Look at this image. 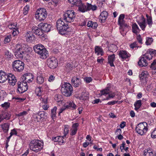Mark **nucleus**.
Listing matches in <instances>:
<instances>
[{"mask_svg": "<svg viewBox=\"0 0 156 156\" xmlns=\"http://www.w3.org/2000/svg\"><path fill=\"white\" fill-rule=\"evenodd\" d=\"M17 28L15 29L12 30L13 31L12 32V34L14 36H15L16 35L17 33H18V31L17 30Z\"/></svg>", "mask_w": 156, "mask_h": 156, "instance_id": "61", "label": "nucleus"}, {"mask_svg": "<svg viewBox=\"0 0 156 156\" xmlns=\"http://www.w3.org/2000/svg\"><path fill=\"white\" fill-rule=\"evenodd\" d=\"M61 91L63 95L66 97H69L72 95L73 88L70 83H64L62 86Z\"/></svg>", "mask_w": 156, "mask_h": 156, "instance_id": "3", "label": "nucleus"}, {"mask_svg": "<svg viewBox=\"0 0 156 156\" xmlns=\"http://www.w3.org/2000/svg\"><path fill=\"white\" fill-rule=\"evenodd\" d=\"M71 83L74 87H78L81 84V80L77 76H74L71 79Z\"/></svg>", "mask_w": 156, "mask_h": 156, "instance_id": "12", "label": "nucleus"}, {"mask_svg": "<svg viewBox=\"0 0 156 156\" xmlns=\"http://www.w3.org/2000/svg\"><path fill=\"white\" fill-rule=\"evenodd\" d=\"M64 22L61 19L58 20L56 23V28L57 29L61 28V26L64 25Z\"/></svg>", "mask_w": 156, "mask_h": 156, "instance_id": "35", "label": "nucleus"}, {"mask_svg": "<svg viewBox=\"0 0 156 156\" xmlns=\"http://www.w3.org/2000/svg\"><path fill=\"white\" fill-rule=\"evenodd\" d=\"M10 135L12 136L13 135H17V132L16 131L15 129H12L10 133Z\"/></svg>", "mask_w": 156, "mask_h": 156, "instance_id": "60", "label": "nucleus"}, {"mask_svg": "<svg viewBox=\"0 0 156 156\" xmlns=\"http://www.w3.org/2000/svg\"><path fill=\"white\" fill-rule=\"evenodd\" d=\"M97 7L96 5H92L90 4L87 3V11L91 10L92 11H94L97 9Z\"/></svg>", "mask_w": 156, "mask_h": 156, "instance_id": "33", "label": "nucleus"}, {"mask_svg": "<svg viewBox=\"0 0 156 156\" xmlns=\"http://www.w3.org/2000/svg\"><path fill=\"white\" fill-rule=\"evenodd\" d=\"M68 1L69 3L76 6L78 5L80 3L81 0H68Z\"/></svg>", "mask_w": 156, "mask_h": 156, "instance_id": "38", "label": "nucleus"}, {"mask_svg": "<svg viewBox=\"0 0 156 156\" xmlns=\"http://www.w3.org/2000/svg\"><path fill=\"white\" fill-rule=\"evenodd\" d=\"M33 75L30 73L24 74L22 77L23 80L29 83L32 81L34 80Z\"/></svg>", "mask_w": 156, "mask_h": 156, "instance_id": "11", "label": "nucleus"}, {"mask_svg": "<svg viewBox=\"0 0 156 156\" xmlns=\"http://www.w3.org/2000/svg\"><path fill=\"white\" fill-rule=\"evenodd\" d=\"M147 124L145 122L139 124L136 128V132L141 135H143L147 130Z\"/></svg>", "mask_w": 156, "mask_h": 156, "instance_id": "8", "label": "nucleus"}, {"mask_svg": "<svg viewBox=\"0 0 156 156\" xmlns=\"http://www.w3.org/2000/svg\"><path fill=\"white\" fill-rule=\"evenodd\" d=\"M151 68L154 70H156V59H155L151 64Z\"/></svg>", "mask_w": 156, "mask_h": 156, "instance_id": "47", "label": "nucleus"}, {"mask_svg": "<svg viewBox=\"0 0 156 156\" xmlns=\"http://www.w3.org/2000/svg\"><path fill=\"white\" fill-rule=\"evenodd\" d=\"M47 13L46 9L40 8L37 10L36 12L35 17L36 19L40 21H43L47 16Z\"/></svg>", "mask_w": 156, "mask_h": 156, "instance_id": "5", "label": "nucleus"}, {"mask_svg": "<svg viewBox=\"0 0 156 156\" xmlns=\"http://www.w3.org/2000/svg\"><path fill=\"white\" fill-rule=\"evenodd\" d=\"M2 116L4 119L9 120L11 117V115L7 112H3L2 114Z\"/></svg>", "mask_w": 156, "mask_h": 156, "instance_id": "37", "label": "nucleus"}, {"mask_svg": "<svg viewBox=\"0 0 156 156\" xmlns=\"http://www.w3.org/2000/svg\"><path fill=\"white\" fill-rule=\"evenodd\" d=\"M109 50L112 52H115L117 49V46L114 44H112L108 47Z\"/></svg>", "mask_w": 156, "mask_h": 156, "instance_id": "34", "label": "nucleus"}, {"mask_svg": "<svg viewBox=\"0 0 156 156\" xmlns=\"http://www.w3.org/2000/svg\"><path fill=\"white\" fill-rule=\"evenodd\" d=\"M47 63L49 67L52 69L56 68L58 64V60L55 58H52L48 59Z\"/></svg>", "mask_w": 156, "mask_h": 156, "instance_id": "9", "label": "nucleus"}, {"mask_svg": "<svg viewBox=\"0 0 156 156\" xmlns=\"http://www.w3.org/2000/svg\"><path fill=\"white\" fill-rule=\"evenodd\" d=\"M138 24L143 30H144L145 28L146 24L145 23V20L143 16H141V19L136 21Z\"/></svg>", "mask_w": 156, "mask_h": 156, "instance_id": "19", "label": "nucleus"}, {"mask_svg": "<svg viewBox=\"0 0 156 156\" xmlns=\"http://www.w3.org/2000/svg\"><path fill=\"white\" fill-rule=\"evenodd\" d=\"M28 114V112L27 111H24L22 112L19 113L16 115L18 117L26 115Z\"/></svg>", "mask_w": 156, "mask_h": 156, "instance_id": "49", "label": "nucleus"}, {"mask_svg": "<svg viewBox=\"0 0 156 156\" xmlns=\"http://www.w3.org/2000/svg\"><path fill=\"white\" fill-rule=\"evenodd\" d=\"M8 76L7 80L9 83L11 85L14 86L16 82V80L14 76L12 73H9L8 74Z\"/></svg>", "mask_w": 156, "mask_h": 156, "instance_id": "16", "label": "nucleus"}, {"mask_svg": "<svg viewBox=\"0 0 156 156\" xmlns=\"http://www.w3.org/2000/svg\"><path fill=\"white\" fill-rule=\"evenodd\" d=\"M146 16L147 18V20L148 24L149 25H151L152 23L151 17L148 16L147 14L146 15Z\"/></svg>", "mask_w": 156, "mask_h": 156, "instance_id": "44", "label": "nucleus"}, {"mask_svg": "<svg viewBox=\"0 0 156 156\" xmlns=\"http://www.w3.org/2000/svg\"><path fill=\"white\" fill-rule=\"evenodd\" d=\"M15 55L17 58H22L23 56L25 55L26 52L24 49L17 51H15Z\"/></svg>", "mask_w": 156, "mask_h": 156, "instance_id": "25", "label": "nucleus"}, {"mask_svg": "<svg viewBox=\"0 0 156 156\" xmlns=\"http://www.w3.org/2000/svg\"><path fill=\"white\" fill-rule=\"evenodd\" d=\"M24 64L20 60L14 61L12 63V66L14 70L16 72H21L24 69Z\"/></svg>", "mask_w": 156, "mask_h": 156, "instance_id": "6", "label": "nucleus"}, {"mask_svg": "<svg viewBox=\"0 0 156 156\" xmlns=\"http://www.w3.org/2000/svg\"><path fill=\"white\" fill-rule=\"evenodd\" d=\"M130 47L132 49H133L134 48L137 47V44L136 42H135L131 44L130 45Z\"/></svg>", "mask_w": 156, "mask_h": 156, "instance_id": "55", "label": "nucleus"}, {"mask_svg": "<svg viewBox=\"0 0 156 156\" xmlns=\"http://www.w3.org/2000/svg\"><path fill=\"white\" fill-rule=\"evenodd\" d=\"M84 80L87 83H89L92 81V79L90 77H86L84 78Z\"/></svg>", "mask_w": 156, "mask_h": 156, "instance_id": "51", "label": "nucleus"}, {"mask_svg": "<svg viewBox=\"0 0 156 156\" xmlns=\"http://www.w3.org/2000/svg\"><path fill=\"white\" fill-rule=\"evenodd\" d=\"M137 39L138 42L140 44L142 43V40L140 35H139L137 36Z\"/></svg>", "mask_w": 156, "mask_h": 156, "instance_id": "62", "label": "nucleus"}, {"mask_svg": "<svg viewBox=\"0 0 156 156\" xmlns=\"http://www.w3.org/2000/svg\"><path fill=\"white\" fill-rule=\"evenodd\" d=\"M115 59V56L114 54L110 55L108 57V63L110 64L111 66H114L113 62Z\"/></svg>", "mask_w": 156, "mask_h": 156, "instance_id": "28", "label": "nucleus"}, {"mask_svg": "<svg viewBox=\"0 0 156 156\" xmlns=\"http://www.w3.org/2000/svg\"><path fill=\"white\" fill-rule=\"evenodd\" d=\"M141 102V100L136 101L134 104V106H136L140 108L142 105Z\"/></svg>", "mask_w": 156, "mask_h": 156, "instance_id": "50", "label": "nucleus"}, {"mask_svg": "<svg viewBox=\"0 0 156 156\" xmlns=\"http://www.w3.org/2000/svg\"><path fill=\"white\" fill-rule=\"evenodd\" d=\"M10 104L9 103L6 102L3 104H2L1 106L3 108H6L9 107Z\"/></svg>", "mask_w": 156, "mask_h": 156, "instance_id": "53", "label": "nucleus"}, {"mask_svg": "<svg viewBox=\"0 0 156 156\" xmlns=\"http://www.w3.org/2000/svg\"><path fill=\"white\" fill-rule=\"evenodd\" d=\"M64 28L61 27V28L58 29L57 30L59 33L61 34L62 35H67V34L70 31V29L68 25H67L66 27H64Z\"/></svg>", "mask_w": 156, "mask_h": 156, "instance_id": "13", "label": "nucleus"}, {"mask_svg": "<svg viewBox=\"0 0 156 156\" xmlns=\"http://www.w3.org/2000/svg\"><path fill=\"white\" fill-rule=\"evenodd\" d=\"M8 27L9 29L12 30L17 28V27L15 25L12 24L9 25Z\"/></svg>", "mask_w": 156, "mask_h": 156, "instance_id": "57", "label": "nucleus"}, {"mask_svg": "<svg viewBox=\"0 0 156 156\" xmlns=\"http://www.w3.org/2000/svg\"><path fill=\"white\" fill-rule=\"evenodd\" d=\"M132 28L133 32L136 34H137V33H139L140 30L138 25L136 23L133 24Z\"/></svg>", "mask_w": 156, "mask_h": 156, "instance_id": "30", "label": "nucleus"}, {"mask_svg": "<svg viewBox=\"0 0 156 156\" xmlns=\"http://www.w3.org/2000/svg\"><path fill=\"white\" fill-rule=\"evenodd\" d=\"M24 35L27 41L30 43H32L35 39V36L31 32H27L24 34Z\"/></svg>", "mask_w": 156, "mask_h": 156, "instance_id": "10", "label": "nucleus"}, {"mask_svg": "<svg viewBox=\"0 0 156 156\" xmlns=\"http://www.w3.org/2000/svg\"><path fill=\"white\" fill-rule=\"evenodd\" d=\"M110 87H108L106 89L101 90V95H105L108 94L110 92Z\"/></svg>", "mask_w": 156, "mask_h": 156, "instance_id": "39", "label": "nucleus"}, {"mask_svg": "<svg viewBox=\"0 0 156 156\" xmlns=\"http://www.w3.org/2000/svg\"><path fill=\"white\" fill-rule=\"evenodd\" d=\"M91 25V26H90V27H92L94 29H95L97 27L98 24L96 22H92V23Z\"/></svg>", "mask_w": 156, "mask_h": 156, "instance_id": "59", "label": "nucleus"}, {"mask_svg": "<svg viewBox=\"0 0 156 156\" xmlns=\"http://www.w3.org/2000/svg\"><path fill=\"white\" fill-rule=\"evenodd\" d=\"M32 31L36 35H37L40 37L44 36L43 32L41 29L37 27H33Z\"/></svg>", "mask_w": 156, "mask_h": 156, "instance_id": "20", "label": "nucleus"}, {"mask_svg": "<svg viewBox=\"0 0 156 156\" xmlns=\"http://www.w3.org/2000/svg\"><path fill=\"white\" fill-rule=\"evenodd\" d=\"M44 80L42 75L39 73L37 74V82L39 84H42L44 82Z\"/></svg>", "mask_w": 156, "mask_h": 156, "instance_id": "32", "label": "nucleus"}, {"mask_svg": "<svg viewBox=\"0 0 156 156\" xmlns=\"http://www.w3.org/2000/svg\"><path fill=\"white\" fill-rule=\"evenodd\" d=\"M138 64L141 67L146 66L147 65V63L145 58L144 57V55H143L141 56L138 62Z\"/></svg>", "mask_w": 156, "mask_h": 156, "instance_id": "18", "label": "nucleus"}, {"mask_svg": "<svg viewBox=\"0 0 156 156\" xmlns=\"http://www.w3.org/2000/svg\"><path fill=\"white\" fill-rule=\"evenodd\" d=\"M108 16V13L107 12L104 11L101 13L99 17V19L101 20L102 22H104L107 19Z\"/></svg>", "mask_w": 156, "mask_h": 156, "instance_id": "24", "label": "nucleus"}, {"mask_svg": "<svg viewBox=\"0 0 156 156\" xmlns=\"http://www.w3.org/2000/svg\"><path fill=\"white\" fill-rule=\"evenodd\" d=\"M39 25L41 27V29L42 31L45 32L49 31L51 28V25L47 23H40Z\"/></svg>", "mask_w": 156, "mask_h": 156, "instance_id": "14", "label": "nucleus"}, {"mask_svg": "<svg viewBox=\"0 0 156 156\" xmlns=\"http://www.w3.org/2000/svg\"><path fill=\"white\" fill-rule=\"evenodd\" d=\"M64 137L66 138V135L68 133L69 131V126L68 125H65L64 129Z\"/></svg>", "mask_w": 156, "mask_h": 156, "instance_id": "41", "label": "nucleus"}, {"mask_svg": "<svg viewBox=\"0 0 156 156\" xmlns=\"http://www.w3.org/2000/svg\"><path fill=\"white\" fill-rule=\"evenodd\" d=\"M57 110V107H54V108L51 110V116L53 118L55 117L56 114V111Z\"/></svg>", "mask_w": 156, "mask_h": 156, "instance_id": "42", "label": "nucleus"}, {"mask_svg": "<svg viewBox=\"0 0 156 156\" xmlns=\"http://www.w3.org/2000/svg\"><path fill=\"white\" fill-rule=\"evenodd\" d=\"M76 6L78 7V9L79 11L83 12H84L87 11V4L86 5L83 3L81 1H80V3L78 5Z\"/></svg>", "mask_w": 156, "mask_h": 156, "instance_id": "23", "label": "nucleus"}, {"mask_svg": "<svg viewBox=\"0 0 156 156\" xmlns=\"http://www.w3.org/2000/svg\"><path fill=\"white\" fill-rule=\"evenodd\" d=\"M77 129L72 128L71 129V132L70 135L71 136L75 135L76 133Z\"/></svg>", "mask_w": 156, "mask_h": 156, "instance_id": "56", "label": "nucleus"}, {"mask_svg": "<svg viewBox=\"0 0 156 156\" xmlns=\"http://www.w3.org/2000/svg\"><path fill=\"white\" fill-rule=\"evenodd\" d=\"M151 136L153 139L156 138V128L151 133Z\"/></svg>", "mask_w": 156, "mask_h": 156, "instance_id": "52", "label": "nucleus"}, {"mask_svg": "<svg viewBox=\"0 0 156 156\" xmlns=\"http://www.w3.org/2000/svg\"><path fill=\"white\" fill-rule=\"evenodd\" d=\"M64 107L66 108L73 110L76 108V105L73 102L69 101L65 104Z\"/></svg>", "mask_w": 156, "mask_h": 156, "instance_id": "22", "label": "nucleus"}, {"mask_svg": "<svg viewBox=\"0 0 156 156\" xmlns=\"http://www.w3.org/2000/svg\"><path fill=\"white\" fill-rule=\"evenodd\" d=\"M22 50H24V48H22V46L19 44L16 45L15 47V51H17Z\"/></svg>", "mask_w": 156, "mask_h": 156, "instance_id": "45", "label": "nucleus"}, {"mask_svg": "<svg viewBox=\"0 0 156 156\" xmlns=\"http://www.w3.org/2000/svg\"><path fill=\"white\" fill-rule=\"evenodd\" d=\"M126 122H122L119 125L120 127L122 128H123L126 126Z\"/></svg>", "mask_w": 156, "mask_h": 156, "instance_id": "64", "label": "nucleus"}, {"mask_svg": "<svg viewBox=\"0 0 156 156\" xmlns=\"http://www.w3.org/2000/svg\"><path fill=\"white\" fill-rule=\"evenodd\" d=\"M80 99L83 100H86L89 98L88 95L86 93H84L80 97Z\"/></svg>", "mask_w": 156, "mask_h": 156, "instance_id": "43", "label": "nucleus"}, {"mask_svg": "<svg viewBox=\"0 0 156 156\" xmlns=\"http://www.w3.org/2000/svg\"><path fill=\"white\" fill-rule=\"evenodd\" d=\"M76 13L73 10H68L63 16V19L67 23L74 21L76 17Z\"/></svg>", "mask_w": 156, "mask_h": 156, "instance_id": "4", "label": "nucleus"}, {"mask_svg": "<svg viewBox=\"0 0 156 156\" xmlns=\"http://www.w3.org/2000/svg\"><path fill=\"white\" fill-rule=\"evenodd\" d=\"M0 126L2 128L3 132L4 133H7L9 130L10 124L8 123L2 124L0 125Z\"/></svg>", "mask_w": 156, "mask_h": 156, "instance_id": "27", "label": "nucleus"}, {"mask_svg": "<svg viewBox=\"0 0 156 156\" xmlns=\"http://www.w3.org/2000/svg\"><path fill=\"white\" fill-rule=\"evenodd\" d=\"M29 9V6L26 5L24 8L23 10V13L24 15H26Z\"/></svg>", "mask_w": 156, "mask_h": 156, "instance_id": "48", "label": "nucleus"}, {"mask_svg": "<svg viewBox=\"0 0 156 156\" xmlns=\"http://www.w3.org/2000/svg\"><path fill=\"white\" fill-rule=\"evenodd\" d=\"M124 14H122L120 15L118 19V24L120 26V32L123 36H124L126 34L125 33L122 34V31H124L128 27V25L125 23L124 20Z\"/></svg>", "mask_w": 156, "mask_h": 156, "instance_id": "7", "label": "nucleus"}, {"mask_svg": "<svg viewBox=\"0 0 156 156\" xmlns=\"http://www.w3.org/2000/svg\"><path fill=\"white\" fill-rule=\"evenodd\" d=\"M35 93L37 96H41L43 93V89L41 87H37L35 89Z\"/></svg>", "mask_w": 156, "mask_h": 156, "instance_id": "31", "label": "nucleus"}, {"mask_svg": "<svg viewBox=\"0 0 156 156\" xmlns=\"http://www.w3.org/2000/svg\"><path fill=\"white\" fill-rule=\"evenodd\" d=\"M8 77V74L4 72L0 71V83H2L5 82L7 80Z\"/></svg>", "mask_w": 156, "mask_h": 156, "instance_id": "17", "label": "nucleus"}, {"mask_svg": "<svg viewBox=\"0 0 156 156\" xmlns=\"http://www.w3.org/2000/svg\"><path fill=\"white\" fill-rule=\"evenodd\" d=\"M55 77L53 75H51L49 76L48 79V80L49 82H51L55 80Z\"/></svg>", "mask_w": 156, "mask_h": 156, "instance_id": "63", "label": "nucleus"}, {"mask_svg": "<svg viewBox=\"0 0 156 156\" xmlns=\"http://www.w3.org/2000/svg\"><path fill=\"white\" fill-rule=\"evenodd\" d=\"M65 138V137H64L63 136H59L58 142L59 143V144H60L64 143V141L63 139Z\"/></svg>", "mask_w": 156, "mask_h": 156, "instance_id": "54", "label": "nucleus"}, {"mask_svg": "<svg viewBox=\"0 0 156 156\" xmlns=\"http://www.w3.org/2000/svg\"><path fill=\"white\" fill-rule=\"evenodd\" d=\"M119 55L120 57L122 59H126L129 57V53L125 51H120L119 53Z\"/></svg>", "mask_w": 156, "mask_h": 156, "instance_id": "26", "label": "nucleus"}, {"mask_svg": "<svg viewBox=\"0 0 156 156\" xmlns=\"http://www.w3.org/2000/svg\"><path fill=\"white\" fill-rule=\"evenodd\" d=\"M17 90L20 93H23L27 90V86H25V85H23V84H21V82H18L17 83Z\"/></svg>", "mask_w": 156, "mask_h": 156, "instance_id": "15", "label": "nucleus"}, {"mask_svg": "<svg viewBox=\"0 0 156 156\" xmlns=\"http://www.w3.org/2000/svg\"><path fill=\"white\" fill-rule=\"evenodd\" d=\"M10 36H7L4 39V41L5 43L9 42L10 41Z\"/></svg>", "mask_w": 156, "mask_h": 156, "instance_id": "58", "label": "nucleus"}, {"mask_svg": "<svg viewBox=\"0 0 156 156\" xmlns=\"http://www.w3.org/2000/svg\"><path fill=\"white\" fill-rule=\"evenodd\" d=\"M147 71H144L142 72L139 75V77L141 82H142L144 84L146 82V78L147 77Z\"/></svg>", "mask_w": 156, "mask_h": 156, "instance_id": "21", "label": "nucleus"}, {"mask_svg": "<svg viewBox=\"0 0 156 156\" xmlns=\"http://www.w3.org/2000/svg\"><path fill=\"white\" fill-rule=\"evenodd\" d=\"M153 41V39L152 38L147 37L146 38V44L147 45H149Z\"/></svg>", "mask_w": 156, "mask_h": 156, "instance_id": "46", "label": "nucleus"}, {"mask_svg": "<svg viewBox=\"0 0 156 156\" xmlns=\"http://www.w3.org/2000/svg\"><path fill=\"white\" fill-rule=\"evenodd\" d=\"M95 53L97 54V55H103L104 52L102 49L99 46H96L95 47Z\"/></svg>", "mask_w": 156, "mask_h": 156, "instance_id": "29", "label": "nucleus"}, {"mask_svg": "<svg viewBox=\"0 0 156 156\" xmlns=\"http://www.w3.org/2000/svg\"><path fill=\"white\" fill-rule=\"evenodd\" d=\"M43 144L39 140L34 139L31 140L29 144V148L35 152L40 151L43 148Z\"/></svg>", "mask_w": 156, "mask_h": 156, "instance_id": "1", "label": "nucleus"}, {"mask_svg": "<svg viewBox=\"0 0 156 156\" xmlns=\"http://www.w3.org/2000/svg\"><path fill=\"white\" fill-rule=\"evenodd\" d=\"M12 55L8 50H5V58L9 60L11 58L12 56Z\"/></svg>", "mask_w": 156, "mask_h": 156, "instance_id": "36", "label": "nucleus"}, {"mask_svg": "<svg viewBox=\"0 0 156 156\" xmlns=\"http://www.w3.org/2000/svg\"><path fill=\"white\" fill-rule=\"evenodd\" d=\"M34 49L35 52L40 55L41 58L45 59L48 55V51L44 46L41 44L35 45Z\"/></svg>", "mask_w": 156, "mask_h": 156, "instance_id": "2", "label": "nucleus"}, {"mask_svg": "<svg viewBox=\"0 0 156 156\" xmlns=\"http://www.w3.org/2000/svg\"><path fill=\"white\" fill-rule=\"evenodd\" d=\"M144 55L145 58V59L146 58L147 59H148L149 60H150L152 58V55L150 52L146 53Z\"/></svg>", "mask_w": 156, "mask_h": 156, "instance_id": "40", "label": "nucleus"}]
</instances>
